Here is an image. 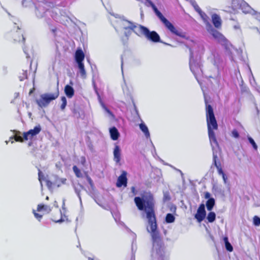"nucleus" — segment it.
Segmentation results:
<instances>
[{
    "label": "nucleus",
    "instance_id": "nucleus-1",
    "mask_svg": "<svg viewBox=\"0 0 260 260\" xmlns=\"http://www.w3.org/2000/svg\"><path fill=\"white\" fill-rule=\"evenodd\" d=\"M134 202L139 210L145 211L148 225L147 229L151 234L153 246L160 249L163 245V242L158 230L155 200L153 194L150 192L143 191L140 197L134 198Z\"/></svg>",
    "mask_w": 260,
    "mask_h": 260
},
{
    "label": "nucleus",
    "instance_id": "nucleus-2",
    "mask_svg": "<svg viewBox=\"0 0 260 260\" xmlns=\"http://www.w3.org/2000/svg\"><path fill=\"white\" fill-rule=\"evenodd\" d=\"M124 21L127 24V25L123 27L124 30H132L139 36L144 35L147 40L154 43L160 42V36L156 31H150L148 28L141 25H137L127 20H125Z\"/></svg>",
    "mask_w": 260,
    "mask_h": 260
},
{
    "label": "nucleus",
    "instance_id": "nucleus-3",
    "mask_svg": "<svg viewBox=\"0 0 260 260\" xmlns=\"http://www.w3.org/2000/svg\"><path fill=\"white\" fill-rule=\"evenodd\" d=\"M206 116L208 129H217L218 124L216 120L212 107L206 103Z\"/></svg>",
    "mask_w": 260,
    "mask_h": 260
},
{
    "label": "nucleus",
    "instance_id": "nucleus-4",
    "mask_svg": "<svg viewBox=\"0 0 260 260\" xmlns=\"http://www.w3.org/2000/svg\"><path fill=\"white\" fill-rule=\"evenodd\" d=\"M59 95V91L57 90L55 93H44L40 95V98L36 100V103L41 108H45L48 106L50 102L55 100Z\"/></svg>",
    "mask_w": 260,
    "mask_h": 260
},
{
    "label": "nucleus",
    "instance_id": "nucleus-5",
    "mask_svg": "<svg viewBox=\"0 0 260 260\" xmlns=\"http://www.w3.org/2000/svg\"><path fill=\"white\" fill-rule=\"evenodd\" d=\"M208 31L211 33L212 36L217 40L218 43L225 47L228 46L229 43L228 39L220 32L211 27L210 29H208Z\"/></svg>",
    "mask_w": 260,
    "mask_h": 260
},
{
    "label": "nucleus",
    "instance_id": "nucleus-6",
    "mask_svg": "<svg viewBox=\"0 0 260 260\" xmlns=\"http://www.w3.org/2000/svg\"><path fill=\"white\" fill-rule=\"evenodd\" d=\"M51 211V207L47 205H44L43 204H39L37 206V208L36 210H33V213L35 217L39 220L40 221L43 217V215H41L37 212H42L43 214H48L50 213Z\"/></svg>",
    "mask_w": 260,
    "mask_h": 260
},
{
    "label": "nucleus",
    "instance_id": "nucleus-7",
    "mask_svg": "<svg viewBox=\"0 0 260 260\" xmlns=\"http://www.w3.org/2000/svg\"><path fill=\"white\" fill-rule=\"evenodd\" d=\"M206 212L205 210V205L204 204L200 205L197 213L194 215L195 218L199 222H202L205 218Z\"/></svg>",
    "mask_w": 260,
    "mask_h": 260
},
{
    "label": "nucleus",
    "instance_id": "nucleus-8",
    "mask_svg": "<svg viewBox=\"0 0 260 260\" xmlns=\"http://www.w3.org/2000/svg\"><path fill=\"white\" fill-rule=\"evenodd\" d=\"M127 173L126 171H123L122 172L121 174L118 177L117 182L116 186L120 187L122 186L126 187L127 183V179L126 177Z\"/></svg>",
    "mask_w": 260,
    "mask_h": 260
},
{
    "label": "nucleus",
    "instance_id": "nucleus-9",
    "mask_svg": "<svg viewBox=\"0 0 260 260\" xmlns=\"http://www.w3.org/2000/svg\"><path fill=\"white\" fill-rule=\"evenodd\" d=\"M212 21L215 28L219 29L221 27L222 21L220 16L217 14H213L212 16Z\"/></svg>",
    "mask_w": 260,
    "mask_h": 260
},
{
    "label": "nucleus",
    "instance_id": "nucleus-10",
    "mask_svg": "<svg viewBox=\"0 0 260 260\" xmlns=\"http://www.w3.org/2000/svg\"><path fill=\"white\" fill-rule=\"evenodd\" d=\"M75 58L77 63L83 62L85 58V54L81 48H78L75 53Z\"/></svg>",
    "mask_w": 260,
    "mask_h": 260
},
{
    "label": "nucleus",
    "instance_id": "nucleus-11",
    "mask_svg": "<svg viewBox=\"0 0 260 260\" xmlns=\"http://www.w3.org/2000/svg\"><path fill=\"white\" fill-rule=\"evenodd\" d=\"M12 38L15 42H22L23 43L25 42V38L21 31H16L12 34Z\"/></svg>",
    "mask_w": 260,
    "mask_h": 260
},
{
    "label": "nucleus",
    "instance_id": "nucleus-12",
    "mask_svg": "<svg viewBox=\"0 0 260 260\" xmlns=\"http://www.w3.org/2000/svg\"><path fill=\"white\" fill-rule=\"evenodd\" d=\"M114 160L116 163H119L120 161L121 158V152L120 149L118 145H115L114 151Z\"/></svg>",
    "mask_w": 260,
    "mask_h": 260
},
{
    "label": "nucleus",
    "instance_id": "nucleus-13",
    "mask_svg": "<svg viewBox=\"0 0 260 260\" xmlns=\"http://www.w3.org/2000/svg\"><path fill=\"white\" fill-rule=\"evenodd\" d=\"M41 131V127L40 125L36 126L34 129H29L28 132V134L29 135V139L31 140L34 136H36L39 134Z\"/></svg>",
    "mask_w": 260,
    "mask_h": 260
},
{
    "label": "nucleus",
    "instance_id": "nucleus-14",
    "mask_svg": "<svg viewBox=\"0 0 260 260\" xmlns=\"http://www.w3.org/2000/svg\"><path fill=\"white\" fill-rule=\"evenodd\" d=\"M64 93L68 98H72L74 95V89L71 86L67 85L64 87Z\"/></svg>",
    "mask_w": 260,
    "mask_h": 260
},
{
    "label": "nucleus",
    "instance_id": "nucleus-15",
    "mask_svg": "<svg viewBox=\"0 0 260 260\" xmlns=\"http://www.w3.org/2000/svg\"><path fill=\"white\" fill-rule=\"evenodd\" d=\"M111 138L113 140H117L119 137V133L115 127H113L110 129Z\"/></svg>",
    "mask_w": 260,
    "mask_h": 260
},
{
    "label": "nucleus",
    "instance_id": "nucleus-16",
    "mask_svg": "<svg viewBox=\"0 0 260 260\" xmlns=\"http://www.w3.org/2000/svg\"><path fill=\"white\" fill-rule=\"evenodd\" d=\"M78 67L79 70L80 74L81 76L83 78H85L86 77V71L85 69L84 64L83 62L77 63Z\"/></svg>",
    "mask_w": 260,
    "mask_h": 260
},
{
    "label": "nucleus",
    "instance_id": "nucleus-17",
    "mask_svg": "<svg viewBox=\"0 0 260 260\" xmlns=\"http://www.w3.org/2000/svg\"><path fill=\"white\" fill-rule=\"evenodd\" d=\"M215 201L214 198H209L206 202V207L208 211H211L214 206Z\"/></svg>",
    "mask_w": 260,
    "mask_h": 260
},
{
    "label": "nucleus",
    "instance_id": "nucleus-18",
    "mask_svg": "<svg viewBox=\"0 0 260 260\" xmlns=\"http://www.w3.org/2000/svg\"><path fill=\"white\" fill-rule=\"evenodd\" d=\"M199 14L200 15V16H201L202 19L203 20L204 22L206 23V26L207 27L209 26V27H211V25L210 24V23H209V22L208 21L209 17L206 15V14L205 13H204V12H203L202 11H201V12L199 13Z\"/></svg>",
    "mask_w": 260,
    "mask_h": 260
},
{
    "label": "nucleus",
    "instance_id": "nucleus-19",
    "mask_svg": "<svg viewBox=\"0 0 260 260\" xmlns=\"http://www.w3.org/2000/svg\"><path fill=\"white\" fill-rule=\"evenodd\" d=\"M214 129H208V135L210 140L215 143H217V140L215 136V133L214 132Z\"/></svg>",
    "mask_w": 260,
    "mask_h": 260
},
{
    "label": "nucleus",
    "instance_id": "nucleus-20",
    "mask_svg": "<svg viewBox=\"0 0 260 260\" xmlns=\"http://www.w3.org/2000/svg\"><path fill=\"white\" fill-rule=\"evenodd\" d=\"M139 127L140 129L144 133L146 137H149L150 136V134L148 127L144 123H140Z\"/></svg>",
    "mask_w": 260,
    "mask_h": 260
},
{
    "label": "nucleus",
    "instance_id": "nucleus-21",
    "mask_svg": "<svg viewBox=\"0 0 260 260\" xmlns=\"http://www.w3.org/2000/svg\"><path fill=\"white\" fill-rule=\"evenodd\" d=\"M216 158H217L216 156L214 155L213 157L214 164L217 169L218 174L219 175H222L223 173H224V172L222 169L220 164L219 162L218 164H217V162L216 161Z\"/></svg>",
    "mask_w": 260,
    "mask_h": 260
},
{
    "label": "nucleus",
    "instance_id": "nucleus-22",
    "mask_svg": "<svg viewBox=\"0 0 260 260\" xmlns=\"http://www.w3.org/2000/svg\"><path fill=\"white\" fill-rule=\"evenodd\" d=\"M223 241L225 243L226 249L229 252H232L233 250V247L231 244V243L229 242L228 238L227 237H224L223 238Z\"/></svg>",
    "mask_w": 260,
    "mask_h": 260
},
{
    "label": "nucleus",
    "instance_id": "nucleus-23",
    "mask_svg": "<svg viewBox=\"0 0 260 260\" xmlns=\"http://www.w3.org/2000/svg\"><path fill=\"white\" fill-rule=\"evenodd\" d=\"M207 219L209 222H213L216 219V214L214 212H210L208 213Z\"/></svg>",
    "mask_w": 260,
    "mask_h": 260
},
{
    "label": "nucleus",
    "instance_id": "nucleus-24",
    "mask_svg": "<svg viewBox=\"0 0 260 260\" xmlns=\"http://www.w3.org/2000/svg\"><path fill=\"white\" fill-rule=\"evenodd\" d=\"M175 218L174 216L171 214V213H168L166 215V218H165V221L167 223H172L175 221Z\"/></svg>",
    "mask_w": 260,
    "mask_h": 260
},
{
    "label": "nucleus",
    "instance_id": "nucleus-25",
    "mask_svg": "<svg viewBox=\"0 0 260 260\" xmlns=\"http://www.w3.org/2000/svg\"><path fill=\"white\" fill-rule=\"evenodd\" d=\"M73 170L74 173L75 174L77 178H81L82 177V174L80 170L76 166H73Z\"/></svg>",
    "mask_w": 260,
    "mask_h": 260
},
{
    "label": "nucleus",
    "instance_id": "nucleus-26",
    "mask_svg": "<svg viewBox=\"0 0 260 260\" xmlns=\"http://www.w3.org/2000/svg\"><path fill=\"white\" fill-rule=\"evenodd\" d=\"M56 213L59 215L58 217L56 216H53L52 218V220L55 222L62 221V217H61V213L60 210H57L56 211Z\"/></svg>",
    "mask_w": 260,
    "mask_h": 260
},
{
    "label": "nucleus",
    "instance_id": "nucleus-27",
    "mask_svg": "<svg viewBox=\"0 0 260 260\" xmlns=\"http://www.w3.org/2000/svg\"><path fill=\"white\" fill-rule=\"evenodd\" d=\"M61 104L60 106V109L61 110H63L67 104V101L66 98L65 96H61Z\"/></svg>",
    "mask_w": 260,
    "mask_h": 260
},
{
    "label": "nucleus",
    "instance_id": "nucleus-28",
    "mask_svg": "<svg viewBox=\"0 0 260 260\" xmlns=\"http://www.w3.org/2000/svg\"><path fill=\"white\" fill-rule=\"evenodd\" d=\"M253 223L255 226L260 225V218L257 216H254L253 218Z\"/></svg>",
    "mask_w": 260,
    "mask_h": 260
},
{
    "label": "nucleus",
    "instance_id": "nucleus-29",
    "mask_svg": "<svg viewBox=\"0 0 260 260\" xmlns=\"http://www.w3.org/2000/svg\"><path fill=\"white\" fill-rule=\"evenodd\" d=\"M27 78V71H23L22 75L19 76L20 81H22Z\"/></svg>",
    "mask_w": 260,
    "mask_h": 260
},
{
    "label": "nucleus",
    "instance_id": "nucleus-30",
    "mask_svg": "<svg viewBox=\"0 0 260 260\" xmlns=\"http://www.w3.org/2000/svg\"><path fill=\"white\" fill-rule=\"evenodd\" d=\"M192 6H193L196 11L198 13L199 12H201V11H202L201 9L200 8L199 6L196 2H193L192 3Z\"/></svg>",
    "mask_w": 260,
    "mask_h": 260
},
{
    "label": "nucleus",
    "instance_id": "nucleus-31",
    "mask_svg": "<svg viewBox=\"0 0 260 260\" xmlns=\"http://www.w3.org/2000/svg\"><path fill=\"white\" fill-rule=\"evenodd\" d=\"M248 141L250 142V143L253 146V148L255 150H256L257 149V146L255 142H254V140L251 137H248Z\"/></svg>",
    "mask_w": 260,
    "mask_h": 260
},
{
    "label": "nucleus",
    "instance_id": "nucleus-32",
    "mask_svg": "<svg viewBox=\"0 0 260 260\" xmlns=\"http://www.w3.org/2000/svg\"><path fill=\"white\" fill-rule=\"evenodd\" d=\"M232 136L235 138H239V134L238 131L236 129H234L232 131Z\"/></svg>",
    "mask_w": 260,
    "mask_h": 260
},
{
    "label": "nucleus",
    "instance_id": "nucleus-33",
    "mask_svg": "<svg viewBox=\"0 0 260 260\" xmlns=\"http://www.w3.org/2000/svg\"><path fill=\"white\" fill-rule=\"evenodd\" d=\"M14 139L16 142H23V139L21 136H18L17 135L14 136Z\"/></svg>",
    "mask_w": 260,
    "mask_h": 260
},
{
    "label": "nucleus",
    "instance_id": "nucleus-34",
    "mask_svg": "<svg viewBox=\"0 0 260 260\" xmlns=\"http://www.w3.org/2000/svg\"><path fill=\"white\" fill-rule=\"evenodd\" d=\"M46 185L49 189H51L53 187V183L49 180H46Z\"/></svg>",
    "mask_w": 260,
    "mask_h": 260
},
{
    "label": "nucleus",
    "instance_id": "nucleus-35",
    "mask_svg": "<svg viewBox=\"0 0 260 260\" xmlns=\"http://www.w3.org/2000/svg\"><path fill=\"white\" fill-rule=\"evenodd\" d=\"M23 141L25 140L27 141L28 139H29V134H28V132H24L23 133Z\"/></svg>",
    "mask_w": 260,
    "mask_h": 260
},
{
    "label": "nucleus",
    "instance_id": "nucleus-36",
    "mask_svg": "<svg viewBox=\"0 0 260 260\" xmlns=\"http://www.w3.org/2000/svg\"><path fill=\"white\" fill-rule=\"evenodd\" d=\"M39 176V180L41 182L44 179H45V177L42 172L41 171H39L38 173Z\"/></svg>",
    "mask_w": 260,
    "mask_h": 260
},
{
    "label": "nucleus",
    "instance_id": "nucleus-37",
    "mask_svg": "<svg viewBox=\"0 0 260 260\" xmlns=\"http://www.w3.org/2000/svg\"><path fill=\"white\" fill-rule=\"evenodd\" d=\"M221 175H222V179H223V180L224 181V182L225 183H226L227 179H228V177H227L226 175H225V174L224 173H223Z\"/></svg>",
    "mask_w": 260,
    "mask_h": 260
},
{
    "label": "nucleus",
    "instance_id": "nucleus-38",
    "mask_svg": "<svg viewBox=\"0 0 260 260\" xmlns=\"http://www.w3.org/2000/svg\"><path fill=\"white\" fill-rule=\"evenodd\" d=\"M210 193L208 192H206L205 193V199H209V198H210Z\"/></svg>",
    "mask_w": 260,
    "mask_h": 260
},
{
    "label": "nucleus",
    "instance_id": "nucleus-39",
    "mask_svg": "<svg viewBox=\"0 0 260 260\" xmlns=\"http://www.w3.org/2000/svg\"><path fill=\"white\" fill-rule=\"evenodd\" d=\"M87 180H88V182H89V183L91 185L92 183V181L91 179L90 178V177L87 175Z\"/></svg>",
    "mask_w": 260,
    "mask_h": 260
},
{
    "label": "nucleus",
    "instance_id": "nucleus-40",
    "mask_svg": "<svg viewBox=\"0 0 260 260\" xmlns=\"http://www.w3.org/2000/svg\"><path fill=\"white\" fill-rule=\"evenodd\" d=\"M131 189H132V191H133V192H135V187L133 186V187H132V188H131Z\"/></svg>",
    "mask_w": 260,
    "mask_h": 260
},
{
    "label": "nucleus",
    "instance_id": "nucleus-41",
    "mask_svg": "<svg viewBox=\"0 0 260 260\" xmlns=\"http://www.w3.org/2000/svg\"><path fill=\"white\" fill-rule=\"evenodd\" d=\"M56 28H54V29H52V31L53 32V33H55L56 32Z\"/></svg>",
    "mask_w": 260,
    "mask_h": 260
},
{
    "label": "nucleus",
    "instance_id": "nucleus-42",
    "mask_svg": "<svg viewBox=\"0 0 260 260\" xmlns=\"http://www.w3.org/2000/svg\"><path fill=\"white\" fill-rule=\"evenodd\" d=\"M66 181V179H63V180L62 181V182L63 183H64Z\"/></svg>",
    "mask_w": 260,
    "mask_h": 260
},
{
    "label": "nucleus",
    "instance_id": "nucleus-43",
    "mask_svg": "<svg viewBox=\"0 0 260 260\" xmlns=\"http://www.w3.org/2000/svg\"><path fill=\"white\" fill-rule=\"evenodd\" d=\"M33 91V89H31L29 91V94H30L31 93H32Z\"/></svg>",
    "mask_w": 260,
    "mask_h": 260
},
{
    "label": "nucleus",
    "instance_id": "nucleus-44",
    "mask_svg": "<svg viewBox=\"0 0 260 260\" xmlns=\"http://www.w3.org/2000/svg\"><path fill=\"white\" fill-rule=\"evenodd\" d=\"M48 199H49L48 197H46V200H48Z\"/></svg>",
    "mask_w": 260,
    "mask_h": 260
}]
</instances>
